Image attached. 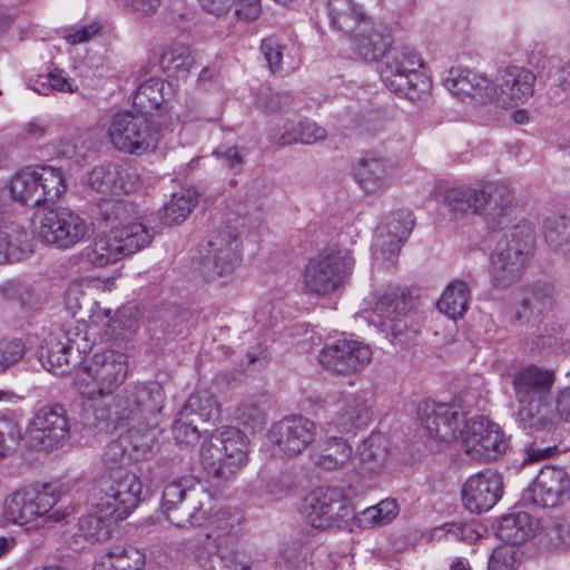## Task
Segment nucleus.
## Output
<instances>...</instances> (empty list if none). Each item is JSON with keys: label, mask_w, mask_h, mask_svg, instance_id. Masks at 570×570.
Wrapping results in <instances>:
<instances>
[{"label": "nucleus", "mask_w": 570, "mask_h": 570, "mask_svg": "<svg viewBox=\"0 0 570 570\" xmlns=\"http://www.w3.org/2000/svg\"><path fill=\"white\" fill-rule=\"evenodd\" d=\"M145 556L131 546L114 547L96 561L92 570H141Z\"/></svg>", "instance_id": "obj_40"}, {"label": "nucleus", "mask_w": 570, "mask_h": 570, "mask_svg": "<svg viewBox=\"0 0 570 570\" xmlns=\"http://www.w3.org/2000/svg\"><path fill=\"white\" fill-rule=\"evenodd\" d=\"M47 80L51 89L61 92H75L78 87L61 69H53L47 75Z\"/></svg>", "instance_id": "obj_61"}, {"label": "nucleus", "mask_w": 570, "mask_h": 570, "mask_svg": "<svg viewBox=\"0 0 570 570\" xmlns=\"http://www.w3.org/2000/svg\"><path fill=\"white\" fill-rule=\"evenodd\" d=\"M335 407L333 423L341 431L360 428L367 424L370 420V405L365 393L342 394Z\"/></svg>", "instance_id": "obj_28"}, {"label": "nucleus", "mask_w": 570, "mask_h": 570, "mask_svg": "<svg viewBox=\"0 0 570 570\" xmlns=\"http://www.w3.org/2000/svg\"><path fill=\"white\" fill-rule=\"evenodd\" d=\"M570 478L560 468H543L533 483L523 491L522 501L525 504H535L550 508L561 503L569 497Z\"/></svg>", "instance_id": "obj_20"}, {"label": "nucleus", "mask_w": 570, "mask_h": 570, "mask_svg": "<svg viewBox=\"0 0 570 570\" xmlns=\"http://www.w3.org/2000/svg\"><path fill=\"white\" fill-rule=\"evenodd\" d=\"M444 87L460 100L466 98L488 101L490 79L468 69L451 68L443 80Z\"/></svg>", "instance_id": "obj_26"}, {"label": "nucleus", "mask_w": 570, "mask_h": 570, "mask_svg": "<svg viewBox=\"0 0 570 570\" xmlns=\"http://www.w3.org/2000/svg\"><path fill=\"white\" fill-rule=\"evenodd\" d=\"M31 252L28 233L13 224L0 227V264L23 259Z\"/></svg>", "instance_id": "obj_38"}, {"label": "nucleus", "mask_w": 570, "mask_h": 570, "mask_svg": "<svg viewBox=\"0 0 570 570\" xmlns=\"http://www.w3.org/2000/svg\"><path fill=\"white\" fill-rule=\"evenodd\" d=\"M422 68L423 60L413 48L400 47L387 55L380 75L391 91L411 96V92H424L429 88V80Z\"/></svg>", "instance_id": "obj_11"}, {"label": "nucleus", "mask_w": 570, "mask_h": 570, "mask_svg": "<svg viewBox=\"0 0 570 570\" xmlns=\"http://www.w3.org/2000/svg\"><path fill=\"white\" fill-rule=\"evenodd\" d=\"M62 215L60 248L67 249L82 242L89 235L90 226L82 217L67 208H62Z\"/></svg>", "instance_id": "obj_49"}, {"label": "nucleus", "mask_w": 570, "mask_h": 570, "mask_svg": "<svg viewBox=\"0 0 570 570\" xmlns=\"http://www.w3.org/2000/svg\"><path fill=\"white\" fill-rule=\"evenodd\" d=\"M492 196L482 188L453 187L446 190L444 202L454 217L482 214Z\"/></svg>", "instance_id": "obj_27"}, {"label": "nucleus", "mask_w": 570, "mask_h": 570, "mask_svg": "<svg viewBox=\"0 0 570 570\" xmlns=\"http://www.w3.org/2000/svg\"><path fill=\"white\" fill-rule=\"evenodd\" d=\"M215 154L230 170L237 173L242 169L243 156L236 146L218 149Z\"/></svg>", "instance_id": "obj_62"}, {"label": "nucleus", "mask_w": 570, "mask_h": 570, "mask_svg": "<svg viewBox=\"0 0 570 570\" xmlns=\"http://www.w3.org/2000/svg\"><path fill=\"white\" fill-rule=\"evenodd\" d=\"M372 358L368 345L348 338H340L320 351L318 362L323 368L335 374H352L364 368Z\"/></svg>", "instance_id": "obj_17"}, {"label": "nucleus", "mask_w": 570, "mask_h": 570, "mask_svg": "<svg viewBox=\"0 0 570 570\" xmlns=\"http://www.w3.org/2000/svg\"><path fill=\"white\" fill-rule=\"evenodd\" d=\"M208 247L212 250L219 249H233V252L239 253V242L236 227L225 226L215 232L208 240Z\"/></svg>", "instance_id": "obj_60"}, {"label": "nucleus", "mask_w": 570, "mask_h": 570, "mask_svg": "<svg viewBox=\"0 0 570 570\" xmlns=\"http://www.w3.org/2000/svg\"><path fill=\"white\" fill-rule=\"evenodd\" d=\"M21 439V426L11 416H0V459Z\"/></svg>", "instance_id": "obj_56"}, {"label": "nucleus", "mask_w": 570, "mask_h": 570, "mask_svg": "<svg viewBox=\"0 0 570 570\" xmlns=\"http://www.w3.org/2000/svg\"><path fill=\"white\" fill-rule=\"evenodd\" d=\"M417 415L429 435L441 441L455 438L460 424L465 421V413L456 403L424 401L419 405Z\"/></svg>", "instance_id": "obj_21"}, {"label": "nucleus", "mask_w": 570, "mask_h": 570, "mask_svg": "<svg viewBox=\"0 0 570 570\" xmlns=\"http://www.w3.org/2000/svg\"><path fill=\"white\" fill-rule=\"evenodd\" d=\"M57 494L48 485H29L8 495L2 505V517L12 524H27L41 520L42 523H56L66 518V513L55 509Z\"/></svg>", "instance_id": "obj_9"}, {"label": "nucleus", "mask_w": 570, "mask_h": 570, "mask_svg": "<svg viewBox=\"0 0 570 570\" xmlns=\"http://www.w3.org/2000/svg\"><path fill=\"white\" fill-rule=\"evenodd\" d=\"M165 393L157 382L126 386L112 399L94 407L96 426L100 431L125 429L126 434L111 441L102 454L105 470L95 479L94 502L107 513L128 517L138 505L142 490L139 478L126 465L131 455L127 444L146 454L155 444L154 430L159 425Z\"/></svg>", "instance_id": "obj_1"}, {"label": "nucleus", "mask_w": 570, "mask_h": 570, "mask_svg": "<svg viewBox=\"0 0 570 570\" xmlns=\"http://www.w3.org/2000/svg\"><path fill=\"white\" fill-rule=\"evenodd\" d=\"M235 419L252 431L261 430L265 424V415L255 401H245L239 404L235 411Z\"/></svg>", "instance_id": "obj_55"}, {"label": "nucleus", "mask_w": 570, "mask_h": 570, "mask_svg": "<svg viewBox=\"0 0 570 570\" xmlns=\"http://www.w3.org/2000/svg\"><path fill=\"white\" fill-rule=\"evenodd\" d=\"M240 261V254L233 249H208L202 262L203 272L207 277L223 276L232 273Z\"/></svg>", "instance_id": "obj_48"}, {"label": "nucleus", "mask_w": 570, "mask_h": 570, "mask_svg": "<svg viewBox=\"0 0 570 570\" xmlns=\"http://www.w3.org/2000/svg\"><path fill=\"white\" fill-rule=\"evenodd\" d=\"M396 161L380 151H368L358 158L353 168L354 179L366 194H382L393 184Z\"/></svg>", "instance_id": "obj_18"}, {"label": "nucleus", "mask_w": 570, "mask_h": 570, "mask_svg": "<svg viewBox=\"0 0 570 570\" xmlns=\"http://www.w3.org/2000/svg\"><path fill=\"white\" fill-rule=\"evenodd\" d=\"M197 203V194L191 188H180L171 194L160 214V220L167 225H177L186 219Z\"/></svg>", "instance_id": "obj_44"}, {"label": "nucleus", "mask_w": 570, "mask_h": 570, "mask_svg": "<svg viewBox=\"0 0 570 570\" xmlns=\"http://www.w3.org/2000/svg\"><path fill=\"white\" fill-rule=\"evenodd\" d=\"M326 130L315 121L304 119L298 122L287 121L284 125V131L278 136L271 137L275 142L282 146L303 144L312 145L325 140Z\"/></svg>", "instance_id": "obj_36"}, {"label": "nucleus", "mask_w": 570, "mask_h": 570, "mask_svg": "<svg viewBox=\"0 0 570 570\" xmlns=\"http://www.w3.org/2000/svg\"><path fill=\"white\" fill-rule=\"evenodd\" d=\"M293 487V481L289 474H281L276 478L271 479L267 484V493L275 499H281L286 495Z\"/></svg>", "instance_id": "obj_63"}, {"label": "nucleus", "mask_w": 570, "mask_h": 570, "mask_svg": "<svg viewBox=\"0 0 570 570\" xmlns=\"http://www.w3.org/2000/svg\"><path fill=\"white\" fill-rule=\"evenodd\" d=\"M412 227L413 220L407 210L393 213L389 216L386 222L376 228L372 244L374 258L393 264Z\"/></svg>", "instance_id": "obj_22"}, {"label": "nucleus", "mask_w": 570, "mask_h": 570, "mask_svg": "<svg viewBox=\"0 0 570 570\" xmlns=\"http://www.w3.org/2000/svg\"><path fill=\"white\" fill-rule=\"evenodd\" d=\"M108 135L117 149L135 155L153 151L160 140L159 127L144 111L115 114Z\"/></svg>", "instance_id": "obj_10"}, {"label": "nucleus", "mask_w": 570, "mask_h": 570, "mask_svg": "<svg viewBox=\"0 0 570 570\" xmlns=\"http://www.w3.org/2000/svg\"><path fill=\"white\" fill-rule=\"evenodd\" d=\"M535 81V73L523 67L499 69L490 79L488 101L502 108L523 104L533 96Z\"/></svg>", "instance_id": "obj_16"}, {"label": "nucleus", "mask_w": 570, "mask_h": 570, "mask_svg": "<svg viewBox=\"0 0 570 570\" xmlns=\"http://www.w3.org/2000/svg\"><path fill=\"white\" fill-rule=\"evenodd\" d=\"M244 515L239 510L222 511L216 519V527L213 533L214 541L217 542V553L223 560H228L229 553L237 558L238 552L228 549L233 546L237 538L242 534ZM212 534H208L210 538Z\"/></svg>", "instance_id": "obj_30"}, {"label": "nucleus", "mask_w": 570, "mask_h": 570, "mask_svg": "<svg viewBox=\"0 0 570 570\" xmlns=\"http://www.w3.org/2000/svg\"><path fill=\"white\" fill-rule=\"evenodd\" d=\"M218 419V407L207 391L193 393L173 425V433L178 442L194 443L208 425Z\"/></svg>", "instance_id": "obj_14"}, {"label": "nucleus", "mask_w": 570, "mask_h": 570, "mask_svg": "<svg viewBox=\"0 0 570 570\" xmlns=\"http://www.w3.org/2000/svg\"><path fill=\"white\" fill-rule=\"evenodd\" d=\"M316 426L313 421L292 415L275 423L268 433L276 450L287 456L302 453L315 439Z\"/></svg>", "instance_id": "obj_19"}, {"label": "nucleus", "mask_w": 570, "mask_h": 570, "mask_svg": "<svg viewBox=\"0 0 570 570\" xmlns=\"http://www.w3.org/2000/svg\"><path fill=\"white\" fill-rule=\"evenodd\" d=\"M247 436L229 426L203 442L200 462L209 474L228 480L247 463Z\"/></svg>", "instance_id": "obj_6"}, {"label": "nucleus", "mask_w": 570, "mask_h": 570, "mask_svg": "<svg viewBox=\"0 0 570 570\" xmlns=\"http://www.w3.org/2000/svg\"><path fill=\"white\" fill-rule=\"evenodd\" d=\"M210 494L197 479L180 476L163 490L160 509L166 519L178 528L200 525L208 518Z\"/></svg>", "instance_id": "obj_4"}, {"label": "nucleus", "mask_w": 570, "mask_h": 570, "mask_svg": "<svg viewBox=\"0 0 570 570\" xmlns=\"http://www.w3.org/2000/svg\"><path fill=\"white\" fill-rule=\"evenodd\" d=\"M89 186L108 197L122 196L135 190L139 184L136 169L119 165L99 166L91 170Z\"/></svg>", "instance_id": "obj_24"}, {"label": "nucleus", "mask_w": 570, "mask_h": 570, "mask_svg": "<svg viewBox=\"0 0 570 570\" xmlns=\"http://www.w3.org/2000/svg\"><path fill=\"white\" fill-rule=\"evenodd\" d=\"M355 259L346 248L327 249L312 257L302 275V289L307 295L328 296L341 291L354 268Z\"/></svg>", "instance_id": "obj_5"}, {"label": "nucleus", "mask_w": 570, "mask_h": 570, "mask_svg": "<svg viewBox=\"0 0 570 570\" xmlns=\"http://www.w3.org/2000/svg\"><path fill=\"white\" fill-rule=\"evenodd\" d=\"M81 150L82 146L79 144V136L63 137L57 146V154L67 159L77 157Z\"/></svg>", "instance_id": "obj_64"}, {"label": "nucleus", "mask_w": 570, "mask_h": 570, "mask_svg": "<svg viewBox=\"0 0 570 570\" xmlns=\"http://www.w3.org/2000/svg\"><path fill=\"white\" fill-rule=\"evenodd\" d=\"M89 503L92 509L87 515L79 520V531L81 534L94 541H105L110 537L111 523L121 521L127 517H118L117 513H107L101 507L94 502L92 489L89 492Z\"/></svg>", "instance_id": "obj_34"}, {"label": "nucleus", "mask_w": 570, "mask_h": 570, "mask_svg": "<svg viewBox=\"0 0 570 570\" xmlns=\"http://www.w3.org/2000/svg\"><path fill=\"white\" fill-rule=\"evenodd\" d=\"M547 244L570 259V216L549 217L544 223Z\"/></svg>", "instance_id": "obj_47"}, {"label": "nucleus", "mask_w": 570, "mask_h": 570, "mask_svg": "<svg viewBox=\"0 0 570 570\" xmlns=\"http://www.w3.org/2000/svg\"><path fill=\"white\" fill-rule=\"evenodd\" d=\"M61 338L62 344L77 352V354L85 353L89 348L87 340L86 324L79 322H68L56 334L55 340Z\"/></svg>", "instance_id": "obj_52"}, {"label": "nucleus", "mask_w": 570, "mask_h": 570, "mask_svg": "<svg viewBox=\"0 0 570 570\" xmlns=\"http://www.w3.org/2000/svg\"><path fill=\"white\" fill-rule=\"evenodd\" d=\"M534 521L527 512L510 513L502 517L497 529V535L511 547L528 541L534 535Z\"/></svg>", "instance_id": "obj_39"}, {"label": "nucleus", "mask_w": 570, "mask_h": 570, "mask_svg": "<svg viewBox=\"0 0 570 570\" xmlns=\"http://www.w3.org/2000/svg\"><path fill=\"white\" fill-rule=\"evenodd\" d=\"M407 311L403 293L392 291L382 295L375 303L373 314L380 320L382 331H391L396 335L402 331L400 317Z\"/></svg>", "instance_id": "obj_33"}, {"label": "nucleus", "mask_w": 570, "mask_h": 570, "mask_svg": "<svg viewBox=\"0 0 570 570\" xmlns=\"http://www.w3.org/2000/svg\"><path fill=\"white\" fill-rule=\"evenodd\" d=\"M261 50L273 72L285 67L294 69L299 62L298 48L294 43H282L273 37L262 41Z\"/></svg>", "instance_id": "obj_42"}, {"label": "nucleus", "mask_w": 570, "mask_h": 570, "mask_svg": "<svg viewBox=\"0 0 570 570\" xmlns=\"http://www.w3.org/2000/svg\"><path fill=\"white\" fill-rule=\"evenodd\" d=\"M151 239L153 233L142 223H129L97 236L85 247L83 257L96 267H105L147 247Z\"/></svg>", "instance_id": "obj_7"}, {"label": "nucleus", "mask_w": 570, "mask_h": 570, "mask_svg": "<svg viewBox=\"0 0 570 570\" xmlns=\"http://www.w3.org/2000/svg\"><path fill=\"white\" fill-rule=\"evenodd\" d=\"M519 563L518 550L515 547L501 546L493 550L488 570H515Z\"/></svg>", "instance_id": "obj_57"}, {"label": "nucleus", "mask_w": 570, "mask_h": 570, "mask_svg": "<svg viewBox=\"0 0 570 570\" xmlns=\"http://www.w3.org/2000/svg\"><path fill=\"white\" fill-rule=\"evenodd\" d=\"M534 246L533 229L525 224L517 225L513 229L501 240L495 250L491 254L490 261L504 258L507 261H515L517 255L524 261H530Z\"/></svg>", "instance_id": "obj_29"}, {"label": "nucleus", "mask_w": 570, "mask_h": 570, "mask_svg": "<svg viewBox=\"0 0 570 570\" xmlns=\"http://www.w3.org/2000/svg\"><path fill=\"white\" fill-rule=\"evenodd\" d=\"M0 299L21 307H30L36 302L32 288L18 279H7L0 284Z\"/></svg>", "instance_id": "obj_53"}, {"label": "nucleus", "mask_w": 570, "mask_h": 570, "mask_svg": "<svg viewBox=\"0 0 570 570\" xmlns=\"http://www.w3.org/2000/svg\"><path fill=\"white\" fill-rule=\"evenodd\" d=\"M62 219V207L39 209L33 217V229L37 237L47 245L60 248Z\"/></svg>", "instance_id": "obj_43"}, {"label": "nucleus", "mask_w": 570, "mask_h": 570, "mask_svg": "<svg viewBox=\"0 0 570 570\" xmlns=\"http://www.w3.org/2000/svg\"><path fill=\"white\" fill-rule=\"evenodd\" d=\"M392 45L387 26L371 21L363 22L361 29L351 37V48L364 60L374 61L385 55Z\"/></svg>", "instance_id": "obj_25"}, {"label": "nucleus", "mask_w": 570, "mask_h": 570, "mask_svg": "<svg viewBox=\"0 0 570 570\" xmlns=\"http://www.w3.org/2000/svg\"><path fill=\"white\" fill-rule=\"evenodd\" d=\"M159 62L163 70L170 76H184L189 68V57L183 47L164 51Z\"/></svg>", "instance_id": "obj_54"}, {"label": "nucleus", "mask_w": 570, "mask_h": 570, "mask_svg": "<svg viewBox=\"0 0 570 570\" xmlns=\"http://www.w3.org/2000/svg\"><path fill=\"white\" fill-rule=\"evenodd\" d=\"M128 368L127 356L124 353L112 350L96 353L77 371L73 385L82 397L101 401L96 406L111 403L114 392L127 379Z\"/></svg>", "instance_id": "obj_3"}, {"label": "nucleus", "mask_w": 570, "mask_h": 570, "mask_svg": "<svg viewBox=\"0 0 570 570\" xmlns=\"http://www.w3.org/2000/svg\"><path fill=\"white\" fill-rule=\"evenodd\" d=\"M352 458V446L342 438L321 440L312 453L314 464L324 470L343 468Z\"/></svg>", "instance_id": "obj_35"}, {"label": "nucleus", "mask_w": 570, "mask_h": 570, "mask_svg": "<svg viewBox=\"0 0 570 570\" xmlns=\"http://www.w3.org/2000/svg\"><path fill=\"white\" fill-rule=\"evenodd\" d=\"M200 8L214 17L220 18L229 12L240 22L255 21L262 13V0H197Z\"/></svg>", "instance_id": "obj_31"}, {"label": "nucleus", "mask_w": 570, "mask_h": 570, "mask_svg": "<svg viewBox=\"0 0 570 570\" xmlns=\"http://www.w3.org/2000/svg\"><path fill=\"white\" fill-rule=\"evenodd\" d=\"M502 478L491 469L471 475L462 488L464 507L474 513L489 511L501 498Z\"/></svg>", "instance_id": "obj_23"}, {"label": "nucleus", "mask_w": 570, "mask_h": 570, "mask_svg": "<svg viewBox=\"0 0 570 570\" xmlns=\"http://www.w3.org/2000/svg\"><path fill=\"white\" fill-rule=\"evenodd\" d=\"M471 302V287L462 279H454L444 288L438 309L451 320L462 318Z\"/></svg>", "instance_id": "obj_37"}, {"label": "nucleus", "mask_w": 570, "mask_h": 570, "mask_svg": "<svg viewBox=\"0 0 570 570\" xmlns=\"http://www.w3.org/2000/svg\"><path fill=\"white\" fill-rule=\"evenodd\" d=\"M106 334L112 338L132 334L139 327L141 311L137 304L129 303L118 308L112 317L107 314Z\"/></svg>", "instance_id": "obj_45"}, {"label": "nucleus", "mask_w": 570, "mask_h": 570, "mask_svg": "<svg viewBox=\"0 0 570 570\" xmlns=\"http://www.w3.org/2000/svg\"><path fill=\"white\" fill-rule=\"evenodd\" d=\"M364 462L383 461L386 456L385 438L381 434H372L361 444L357 451Z\"/></svg>", "instance_id": "obj_58"}, {"label": "nucleus", "mask_w": 570, "mask_h": 570, "mask_svg": "<svg viewBox=\"0 0 570 570\" xmlns=\"http://www.w3.org/2000/svg\"><path fill=\"white\" fill-rule=\"evenodd\" d=\"M164 89L165 82L161 79L149 78L137 88L134 105L146 114L158 109L165 101Z\"/></svg>", "instance_id": "obj_50"}, {"label": "nucleus", "mask_w": 570, "mask_h": 570, "mask_svg": "<svg viewBox=\"0 0 570 570\" xmlns=\"http://www.w3.org/2000/svg\"><path fill=\"white\" fill-rule=\"evenodd\" d=\"M46 358L48 371L55 375H63L72 363L78 362L80 354L63 345L61 338L56 342L50 340Z\"/></svg>", "instance_id": "obj_51"}, {"label": "nucleus", "mask_w": 570, "mask_h": 570, "mask_svg": "<svg viewBox=\"0 0 570 570\" xmlns=\"http://www.w3.org/2000/svg\"><path fill=\"white\" fill-rule=\"evenodd\" d=\"M460 435L462 449L471 460L493 461L508 448L501 428L481 415L465 420Z\"/></svg>", "instance_id": "obj_13"}, {"label": "nucleus", "mask_w": 570, "mask_h": 570, "mask_svg": "<svg viewBox=\"0 0 570 570\" xmlns=\"http://www.w3.org/2000/svg\"><path fill=\"white\" fill-rule=\"evenodd\" d=\"M3 187L16 202L39 206L57 202L65 194L67 184L60 168L42 165L22 168Z\"/></svg>", "instance_id": "obj_8"}, {"label": "nucleus", "mask_w": 570, "mask_h": 570, "mask_svg": "<svg viewBox=\"0 0 570 570\" xmlns=\"http://www.w3.org/2000/svg\"><path fill=\"white\" fill-rule=\"evenodd\" d=\"M70 426L62 405L39 407L26 428V445L35 451L50 452L69 439Z\"/></svg>", "instance_id": "obj_12"}, {"label": "nucleus", "mask_w": 570, "mask_h": 570, "mask_svg": "<svg viewBox=\"0 0 570 570\" xmlns=\"http://www.w3.org/2000/svg\"><path fill=\"white\" fill-rule=\"evenodd\" d=\"M97 219L110 229L124 227L129 223H138L130 219L134 214V206L121 196L102 197L97 203Z\"/></svg>", "instance_id": "obj_41"}, {"label": "nucleus", "mask_w": 570, "mask_h": 570, "mask_svg": "<svg viewBox=\"0 0 570 570\" xmlns=\"http://www.w3.org/2000/svg\"><path fill=\"white\" fill-rule=\"evenodd\" d=\"M529 261H524V258H520L518 255L513 262L504 258L490 261V276L492 285L501 289L512 286L520 279Z\"/></svg>", "instance_id": "obj_46"}, {"label": "nucleus", "mask_w": 570, "mask_h": 570, "mask_svg": "<svg viewBox=\"0 0 570 570\" xmlns=\"http://www.w3.org/2000/svg\"><path fill=\"white\" fill-rule=\"evenodd\" d=\"M554 381L553 370L537 365L524 366L512 375L511 383L518 403L515 422L528 433L547 430L554 424L553 410L550 407Z\"/></svg>", "instance_id": "obj_2"}, {"label": "nucleus", "mask_w": 570, "mask_h": 570, "mask_svg": "<svg viewBox=\"0 0 570 570\" xmlns=\"http://www.w3.org/2000/svg\"><path fill=\"white\" fill-rule=\"evenodd\" d=\"M302 514L316 529H328L352 514L348 501L338 488H317L304 498Z\"/></svg>", "instance_id": "obj_15"}, {"label": "nucleus", "mask_w": 570, "mask_h": 570, "mask_svg": "<svg viewBox=\"0 0 570 570\" xmlns=\"http://www.w3.org/2000/svg\"><path fill=\"white\" fill-rule=\"evenodd\" d=\"M331 26L351 37L361 29L370 18L353 0H328L327 3Z\"/></svg>", "instance_id": "obj_32"}, {"label": "nucleus", "mask_w": 570, "mask_h": 570, "mask_svg": "<svg viewBox=\"0 0 570 570\" xmlns=\"http://www.w3.org/2000/svg\"><path fill=\"white\" fill-rule=\"evenodd\" d=\"M24 353V345L21 340L0 341V373L17 363Z\"/></svg>", "instance_id": "obj_59"}]
</instances>
